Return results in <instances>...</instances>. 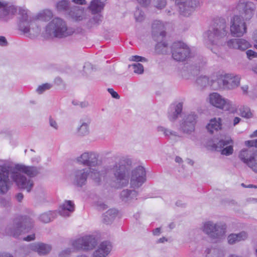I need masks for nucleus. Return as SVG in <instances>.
<instances>
[{
	"label": "nucleus",
	"mask_w": 257,
	"mask_h": 257,
	"mask_svg": "<svg viewBox=\"0 0 257 257\" xmlns=\"http://www.w3.org/2000/svg\"><path fill=\"white\" fill-rule=\"evenodd\" d=\"M8 44L6 38L4 36H0V46H7Z\"/></svg>",
	"instance_id": "obj_61"
},
{
	"label": "nucleus",
	"mask_w": 257,
	"mask_h": 257,
	"mask_svg": "<svg viewBox=\"0 0 257 257\" xmlns=\"http://www.w3.org/2000/svg\"><path fill=\"white\" fill-rule=\"evenodd\" d=\"M97 244V239L93 235H91L80 237L74 241L72 243V245L75 248L83 250H92Z\"/></svg>",
	"instance_id": "obj_12"
},
{
	"label": "nucleus",
	"mask_w": 257,
	"mask_h": 257,
	"mask_svg": "<svg viewBox=\"0 0 257 257\" xmlns=\"http://www.w3.org/2000/svg\"><path fill=\"white\" fill-rule=\"evenodd\" d=\"M102 17L100 15H96L91 19V22L94 24H98L102 21Z\"/></svg>",
	"instance_id": "obj_55"
},
{
	"label": "nucleus",
	"mask_w": 257,
	"mask_h": 257,
	"mask_svg": "<svg viewBox=\"0 0 257 257\" xmlns=\"http://www.w3.org/2000/svg\"><path fill=\"white\" fill-rule=\"evenodd\" d=\"M158 43L155 46V51L158 54H166L167 52L168 44L163 40L157 42Z\"/></svg>",
	"instance_id": "obj_35"
},
{
	"label": "nucleus",
	"mask_w": 257,
	"mask_h": 257,
	"mask_svg": "<svg viewBox=\"0 0 257 257\" xmlns=\"http://www.w3.org/2000/svg\"><path fill=\"white\" fill-rule=\"evenodd\" d=\"M90 123V119L88 117H84L80 120V125L77 128L78 135L85 136L89 133V125Z\"/></svg>",
	"instance_id": "obj_26"
},
{
	"label": "nucleus",
	"mask_w": 257,
	"mask_h": 257,
	"mask_svg": "<svg viewBox=\"0 0 257 257\" xmlns=\"http://www.w3.org/2000/svg\"><path fill=\"white\" fill-rule=\"evenodd\" d=\"M227 33V25L223 19L215 21L209 29L204 33V39L207 45H218Z\"/></svg>",
	"instance_id": "obj_3"
},
{
	"label": "nucleus",
	"mask_w": 257,
	"mask_h": 257,
	"mask_svg": "<svg viewBox=\"0 0 257 257\" xmlns=\"http://www.w3.org/2000/svg\"><path fill=\"white\" fill-rule=\"evenodd\" d=\"M69 2L63 0L59 2L57 4V8L59 11L67 10L69 8Z\"/></svg>",
	"instance_id": "obj_44"
},
{
	"label": "nucleus",
	"mask_w": 257,
	"mask_h": 257,
	"mask_svg": "<svg viewBox=\"0 0 257 257\" xmlns=\"http://www.w3.org/2000/svg\"><path fill=\"white\" fill-rule=\"evenodd\" d=\"M90 169V174L91 178L96 183H99L101 177L105 174V171H103L102 168L97 169L89 168Z\"/></svg>",
	"instance_id": "obj_31"
},
{
	"label": "nucleus",
	"mask_w": 257,
	"mask_h": 257,
	"mask_svg": "<svg viewBox=\"0 0 257 257\" xmlns=\"http://www.w3.org/2000/svg\"><path fill=\"white\" fill-rule=\"evenodd\" d=\"M71 252L70 248H66L60 252L58 257H69Z\"/></svg>",
	"instance_id": "obj_54"
},
{
	"label": "nucleus",
	"mask_w": 257,
	"mask_h": 257,
	"mask_svg": "<svg viewBox=\"0 0 257 257\" xmlns=\"http://www.w3.org/2000/svg\"><path fill=\"white\" fill-rule=\"evenodd\" d=\"M154 27H156L157 32L166 34L164 24L160 21H155L152 24V31L154 30Z\"/></svg>",
	"instance_id": "obj_40"
},
{
	"label": "nucleus",
	"mask_w": 257,
	"mask_h": 257,
	"mask_svg": "<svg viewBox=\"0 0 257 257\" xmlns=\"http://www.w3.org/2000/svg\"><path fill=\"white\" fill-rule=\"evenodd\" d=\"M117 211L114 209H111L107 211L103 216V221L106 224L112 222L117 215Z\"/></svg>",
	"instance_id": "obj_32"
},
{
	"label": "nucleus",
	"mask_w": 257,
	"mask_h": 257,
	"mask_svg": "<svg viewBox=\"0 0 257 257\" xmlns=\"http://www.w3.org/2000/svg\"><path fill=\"white\" fill-rule=\"evenodd\" d=\"M108 91L109 92V93L111 94V95L113 98H116V99L119 98V95L118 94V93L114 91L112 88H108Z\"/></svg>",
	"instance_id": "obj_60"
},
{
	"label": "nucleus",
	"mask_w": 257,
	"mask_h": 257,
	"mask_svg": "<svg viewBox=\"0 0 257 257\" xmlns=\"http://www.w3.org/2000/svg\"><path fill=\"white\" fill-rule=\"evenodd\" d=\"M257 151L253 148L242 150L239 154V159L249 168L252 164L254 157L256 155Z\"/></svg>",
	"instance_id": "obj_19"
},
{
	"label": "nucleus",
	"mask_w": 257,
	"mask_h": 257,
	"mask_svg": "<svg viewBox=\"0 0 257 257\" xmlns=\"http://www.w3.org/2000/svg\"><path fill=\"white\" fill-rule=\"evenodd\" d=\"M135 18L136 20L138 22H142L145 19L144 13L142 10L138 9L135 12L134 14Z\"/></svg>",
	"instance_id": "obj_45"
},
{
	"label": "nucleus",
	"mask_w": 257,
	"mask_h": 257,
	"mask_svg": "<svg viewBox=\"0 0 257 257\" xmlns=\"http://www.w3.org/2000/svg\"><path fill=\"white\" fill-rule=\"evenodd\" d=\"M182 108L183 104L181 102L171 106L168 114L169 120L172 121L175 120L178 117V115L181 114Z\"/></svg>",
	"instance_id": "obj_28"
},
{
	"label": "nucleus",
	"mask_w": 257,
	"mask_h": 257,
	"mask_svg": "<svg viewBox=\"0 0 257 257\" xmlns=\"http://www.w3.org/2000/svg\"><path fill=\"white\" fill-rule=\"evenodd\" d=\"M211 86L214 89H233L238 86L240 82L238 76L226 74L220 76L215 80L211 81Z\"/></svg>",
	"instance_id": "obj_7"
},
{
	"label": "nucleus",
	"mask_w": 257,
	"mask_h": 257,
	"mask_svg": "<svg viewBox=\"0 0 257 257\" xmlns=\"http://www.w3.org/2000/svg\"><path fill=\"white\" fill-rule=\"evenodd\" d=\"M206 257H222V252L217 248H207L206 250Z\"/></svg>",
	"instance_id": "obj_37"
},
{
	"label": "nucleus",
	"mask_w": 257,
	"mask_h": 257,
	"mask_svg": "<svg viewBox=\"0 0 257 257\" xmlns=\"http://www.w3.org/2000/svg\"><path fill=\"white\" fill-rule=\"evenodd\" d=\"M154 6L158 9L164 8L167 4L166 0H154Z\"/></svg>",
	"instance_id": "obj_47"
},
{
	"label": "nucleus",
	"mask_w": 257,
	"mask_h": 257,
	"mask_svg": "<svg viewBox=\"0 0 257 257\" xmlns=\"http://www.w3.org/2000/svg\"><path fill=\"white\" fill-rule=\"evenodd\" d=\"M227 45L230 48L238 49L241 51L247 49L249 43L242 39H233L227 42Z\"/></svg>",
	"instance_id": "obj_23"
},
{
	"label": "nucleus",
	"mask_w": 257,
	"mask_h": 257,
	"mask_svg": "<svg viewBox=\"0 0 257 257\" xmlns=\"http://www.w3.org/2000/svg\"><path fill=\"white\" fill-rule=\"evenodd\" d=\"M158 131L159 132H163L164 134L166 136H177V133L175 132L172 131L166 128L163 126H159L158 127Z\"/></svg>",
	"instance_id": "obj_43"
},
{
	"label": "nucleus",
	"mask_w": 257,
	"mask_h": 257,
	"mask_svg": "<svg viewBox=\"0 0 257 257\" xmlns=\"http://www.w3.org/2000/svg\"><path fill=\"white\" fill-rule=\"evenodd\" d=\"M35 238V234H32L28 235L26 237L24 238V240L27 241H30L34 240Z\"/></svg>",
	"instance_id": "obj_64"
},
{
	"label": "nucleus",
	"mask_w": 257,
	"mask_h": 257,
	"mask_svg": "<svg viewBox=\"0 0 257 257\" xmlns=\"http://www.w3.org/2000/svg\"><path fill=\"white\" fill-rule=\"evenodd\" d=\"M0 203L3 206L6 207H9L11 205V202L10 200L6 198H2L0 200Z\"/></svg>",
	"instance_id": "obj_57"
},
{
	"label": "nucleus",
	"mask_w": 257,
	"mask_h": 257,
	"mask_svg": "<svg viewBox=\"0 0 257 257\" xmlns=\"http://www.w3.org/2000/svg\"><path fill=\"white\" fill-rule=\"evenodd\" d=\"M248 236V233L244 231L237 233H231L227 236V241L229 244L233 245L245 241Z\"/></svg>",
	"instance_id": "obj_24"
},
{
	"label": "nucleus",
	"mask_w": 257,
	"mask_h": 257,
	"mask_svg": "<svg viewBox=\"0 0 257 257\" xmlns=\"http://www.w3.org/2000/svg\"><path fill=\"white\" fill-rule=\"evenodd\" d=\"M74 210V204L70 200L65 201L60 207L59 214L64 217L69 216Z\"/></svg>",
	"instance_id": "obj_27"
},
{
	"label": "nucleus",
	"mask_w": 257,
	"mask_h": 257,
	"mask_svg": "<svg viewBox=\"0 0 257 257\" xmlns=\"http://www.w3.org/2000/svg\"><path fill=\"white\" fill-rule=\"evenodd\" d=\"M244 20L239 16H234L231 20L230 32L234 37H241L246 32Z\"/></svg>",
	"instance_id": "obj_15"
},
{
	"label": "nucleus",
	"mask_w": 257,
	"mask_h": 257,
	"mask_svg": "<svg viewBox=\"0 0 257 257\" xmlns=\"http://www.w3.org/2000/svg\"><path fill=\"white\" fill-rule=\"evenodd\" d=\"M52 87V85L50 83H45L39 86L37 89V91L39 94L43 93L45 91L50 89Z\"/></svg>",
	"instance_id": "obj_46"
},
{
	"label": "nucleus",
	"mask_w": 257,
	"mask_h": 257,
	"mask_svg": "<svg viewBox=\"0 0 257 257\" xmlns=\"http://www.w3.org/2000/svg\"><path fill=\"white\" fill-rule=\"evenodd\" d=\"M105 0H92L91 2L89 8L93 14L100 12L103 9Z\"/></svg>",
	"instance_id": "obj_29"
},
{
	"label": "nucleus",
	"mask_w": 257,
	"mask_h": 257,
	"mask_svg": "<svg viewBox=\"0 0 257 257\" xmlns=\"http://www.w3.org/2000/svg\"><path fill=\"white\" fill-rule=\"evenodd\" d=\"M130 60L132 61H136V62H147V59L143 57L135 55V56H132L130 58Z\"/></svg>",
	"instance_id": "obj_52"
},
{
	"label": "nucleus",
	"mask_w": 257,
	"mask_h": 257,
	"mask_svg": "<svg viewBox=\"0 0 257 257\" xmlns=\"http://www.w3.org/2000/svg\"><path fill=\"white\" fill-rule=\"evenodd\" d=\"M111 244L110 242L105 241L102 242L96 250L93 253V257H106L111 250Z\"/></svg>",
	"instance_id": "obj_21"
},
{
	"label": "nucleus",
	"mask_w": 257,
	"mask_h": 257,
	"mask_svg": "<svg viewBox=\"0 0 257 257\" xmlns=\"http://www.w3.org/2000/svg\"><path fill=\"white\" fill-rule=\"evenodd\" d=\"M32 227L33 221L29 217L20 216L8 225L6 232L9 235L18 237L21 233L28 232Z\"/></svg>",
	"instance_id": "obj_6"
},
{
	"label": "nucleus",
	"mask_w": 257,
	"mask_h": 257,
	"mask_svg": "<svg viewBox=\"0 0 257 257\" xmlns=\"http://www.w3.org/2000/svg\"><path fill=\"white\" fill-rule=\"evenodd\" d=\"M82 11L76 7L71 10L69 12L70 16L76 21H80L82 19Z\"/></svg>",
	"instance_id": "obj_38"
},
{
	"label": "nucleus",
	"mask_w": 257,
	"mask_h": 257,
	"mask_svg": "<svg viewBox=\"0 0 257 257\" xmlns=\"http://www.w3.org/2000/svg\"><path fill=\"white\" fill-rule=\"evenodd\" d=\"M172 58L177 61H183L189 57L190 50L185 43L181 42L174 43L171 47Z\"/></svg>",
	"instance_id": "obj_9"
},
{
	"label": "nucleus",
	"mask_w": 257,
	"mask_h": 257,
	"mask_svg": "<svg viewBox=\"0 0 257 257\" xmlns=\"http://www.w3.org/2000/svg\"><path fill=\"white\" fill-rule=\"evenodd\" d=\"M196 82L198 87L201 89H203L210 85L209 78L206 76L201 75L198 77Z\"/></svg>",
	"instance_id": "obj_34"
},
{
	"label": "nucleus",
	"mask_w": 257,
	"mask_h": 257,
	"mask_svg": "<svg viewBox=\"0 0 257 257\" xmlns=\"http://www.w3.org/2000/svg\"><path fill=\"white\" fill-rule=\"evenodd\" d=\"M113 186L116 188L126 186L129 183L130 169L120 162L116 163L110 167Z\"/></svg>",
	"instance_id": "obj_4"
},
{
	"label": "nucleus",
	"mask_w": 257,
	"mask_h": 257,
	"mask_svg": "<svg viewBox=\"0 0 257 257\" xmlns=\"http://www.w3.org/2000/svg\"><path fill=\"white\" fill-rule=\"evenodd\" d=\"M209 102L213 106L225 111L229 110L233 107V103L230 100L216 92L209 95Z\"/></svg>",
	"instance_id": "obj_14"
},
{
	"label": "nucleus",
	"mask_w": 257,
	"mask_h": 257,
	"mask_svg": "<svg viewBox=\"0 0 257 257\" xmlns=\"http://www.w3.org/2000/svg\"><path fill=\"white\" fill-rule=\"evenodd\" d=\"M179 14L184 17L190 16L200 6L198 0H175Z\"/></svg>",
	"instance_id": "obj_11"
},
{
	"label": "nucleus",
	"mask_w": 257,
	"mask_h": 257,
	"mask_svg": "<svg viewBox=\"0 0 257 257\" xmlns=\"http://www.w3.org/2000/svg\"><path fill=\"white\" fill-rule=\"evenodd\" d=\"M221 128V119L220 118H214L210 120L209 123L206 126V128L212 134L214 131H218Z\"/></svg>",
	"instance_id": "obj_30"
},
{
	"label": "nucleus",
	"mask_w": 257,
	"mask_h": 257,
	"mask_svg": "<svg viewBox=\"0 0 257 257\" xmlns=\"http://www.w3.org/2000/svg\"><path fill=\"white\" fill-rule=\"evenodd\" d=\"M98 154L94 152H86L78 157L76 160L79 164L91 168L98 165Z\"/></svg>",
	"instance_id": "obj_16"
},
{
	"label": "nucleus",
	"mask_w": 257,
	"mask_h": 257,
	"mask_svg": "<svg viewBox=\"0 0 257 257\" xmlns=\"http://www.w3.org/2000/svg\"><path fill=\"white\" fill-rule=\"evenodd\" d=\"M138 195V193L135 190L124 189L121 192L120 197L122 201L130 203L137 199Z\"/></svg>",
	"instance_id": "obj_25"
},
{
	"label": "nucleus",
	"mask_w": 257,
	"mask_h": 257,
	"mask_svg": "<svg viewBox=\"0 0 257 257\" xmlns=\"http://www.w3.org/2000/svg\"><path fill=\"white\" fill-rule=\"evenodd\" d=\"M40 167L0 161V194H5L13 182L20 189L30 192L34 185L31 178L40 173Z\"/></svg>",
	"instance_id": "obj_1"
},
{
	"label": "nucleus",
	"mask_w": 257,
	"mask_h": 257,
	"mask_svg": "<svg viewBox=\"0 0 257 257\" xmlns=\"http://www.w3.org/2000/svg\"><path fill=\"white\" fill-rule=\"evenodd\" d=\"M49 124L51 127H53L55 130L58 129V126L57 123L51 116L49 117Z\"/></svg>",
	"instance_id": "obj_59"
},
{
	"label": "nucleus",
	"mask_w": 257,
	"mask_h": 257,
	"mask_svg": "<svg viewBox=\"0 0 257 257\" xmlns=\"http://www.w3.org/2000/svg\"><path fill=\"white\" fill-rule=\"evenodd\" d=\"M197 118V116L194 113L191 112L189 114L186 118L184 119L183 122H187L189 123H191L190 125H189V129L186 130L184 128V131L187 132L188 131H194L195 130V125L196 122V119Z\"/></svg>",
	"instance_id": "obj_33"
},
{
	"label": "nucleus",
	"mask_w": 257,
	"mask_h": 257,
	"mask_svg": "<svg viewBox=\"0 0 257 257\" xmlns=\"http://www.w3.org/2000/svg\"><path fill=\"white\" fill-rule=\"evenodd\" d=\"M93 70V67L91 64L90 63L87 62L85 63L83 66V71L86 74L90 73Z\"/></svg>",
	"instance_id": "obj_50"
},
{
	"label": "nucleus",
	"mask_w": 257,
	"mask_h": 257,
	"mask_svg": "<svg viewBox=\"0 0 257 257\" xmlns=\"http://www.w3.org/2000/svg\"><path fill=\"white\" fill-rule=\"evenodd\" d=\"M245 145L249 147L257 148V139L246 141Z\"/></svg>",
	"instance_id": "obj_58"
},
{
	"label": "nucleus",
	"mask_w": 257,
	"mask_h": 257,
	"mask_svg": "<svg viewBox=\"0 0 257 257\" xmlns=\"http://www.w3.org/2000/svg\"><path fill=\"white\" fill-rule=\"evenodd\" d=\"M141 5L144 6H147L151 3V0H137Z\"/></svg>",
	"instance_id": "obj_63"
},
{
	"label": "nucleus",
	"mask_w": 257,
	"mask_h": 257,
	"mask_svg": "<svg viewBox=\"0 0 257 257\" xmlns=\"http://www.w3.org/2000/svg\"><path fill=\"white\" fill-rule=\"evenodd\" d=\"M17 9L13 6H8L6 3L0 1V20L7 21L10 16L14 15Z\"/></svg>",
	"instance_id": "obj_18"
},
{
	"label": "nucleus",
	"mask_w": 257,
	"mask_h": 257,
	"mask_svg": "<svg viewBox=\"0 0 257 257\" xmlns=\"http://www.w3.org/2000/svg\"><path fill=\"white\" fill-rule=\"evenodd\" d=\"M236 9L241 16V18L247 21L252 18L256 6L252 2L240 0L237 5Z\"/></svg>",
	"instance_id": "obj_10"
},
{
	"label": "nucleus",
	"mask_w": 257,
	"mask_h": 257,
	"mask_svg": "<svg viewBox=\"0 0 257 257\" xmlns=\"http://www.w3.org/2000/svg\"><path fill=\"white\" fill-rule=\"evenodd\" d=\"M247 57L249 59L251 60L254 58H257V52L252 50H248L246 52Z\"/></svg>",
	"instance_id": "obj_53"
},
{
	"label": "nucleus",
	"mask_w": 257,
	"mask_h": 257,
	"mask_svg": "<svg viewBox=\"0 0 257 257\" xmlns=\"http://www.w3.org/2000/svg\"><path fill=\"white\" fill-rule=\"evenodd\" d=\"M30 247L31 250L37 252L40 255L48 254L52 248L51 245L41 242L32 243Z\"/></svg>",
	"instance_id": "obj_20"
},
{
	"label": "nucleus",
	"mask_w": 257,
	"mask_h": 257,
	"mask_svg": "<svg viewBox=\"0 0 257 257\" xmlns=\"http://www.w3.org/2000/svg\"><path fill=\"white\" fill-rule=\"evenodd\" d=\"M55 215L56 213L55 212H49L42 214L39 218L42 222L48 223L54 218Z\"/></svg>",
	"instance_id": "obj_36"
},
{
	"label": "nucleus",
	"mask_w": 257,
	"mask_h": 257,
	"mask_svg": "<svg viewBox=\"0 0 257 257\" xmlns=\"http://www.w3.org/2000/svg\"><path fill=\"white\" fill-rule=\"evenodd\" d=\"M146 181L145 169L139 166L132 171L130 179L131 187L133 189L140 188Z\"/></svg>",
	"instance_id": "obj_13"
},
{
	"label": "nucleus",
	"mask_w": 257,
	"mask_h": 257,
	"mask_svg": "<svg viewBox=\"0 0 257 257\" xmlns=\"http://www.w3.org/2000/svg\"><path fill=\"white\" fill-rule=\"evenodd\" d=\"M19 15V30L30 38H34L38 36L40 33V28L36 23V19L31 16L29 11L20 8Z\"/></svg>",
	"instance_id": "obj_2"
},
{
	"label": "nucleus",
	"mask_w": 257,
	"mask_h": 257,
	"mask_svg": "<svg viewBox=\"0 0 257 257\" xmlns=\"http://www.w3.org/2000/svg\"><path fill=\"white\" fill-rule=\"evenodd\" d=\"M45 31L50 36L62 38L71 35L74 30L71 28L68 27L66 22L62 19L56 18L47 25Z\"/></svg>",
	"instance_id": "obj_5"
},
{
	"label": "nucleus",
	"mask_w": 257,
	"mask_h": 257,
	"mask_svg": "<svg viewBox=\"0 0 257 257\" xmlns=\"http://www.w3.org/2000/svg\"><path fill=\"white\" fill-rule=\"evenodd\" d=\"M250 168L255 172L257 173V153L255 157H254V159L253 161H252V164H250Z\"/></svg>",
	"instance_id": "obj_56"
},
{
	"label": "nucleus",
	"mask_w": 257,
	"mask_h": 257,
	"mask_svg": "<svg viewBox=\"0 0 257 257\" xmlns=\"http://www.w3.org/2000/svg\"><path fill=\"white\" fill-rule=\"evenodd\" d=\"M90 171L88 168L74 171L72 174L73 183L78 187H82L85 185Z\"/></svg>",
	"instance_id": "obj_17"
},
{
	"label": "nucleus",
	"mask_w": 257,
	"mask_h": 257,
	"mask_svg": "<svg viewBox=\"0 0 257 257\" xmlns=\"http://www.w3.org/2000/svg\"><path fill=\"white\" fill-rule=\"evenodd\" d=\"M218 142H222L224 144L223 146L221 145L220 146L222 149L223 148H225L226 146H228L230 145V144H233V141L230 138H225V139H221Z\"/></svg>",
	"instance_id": "obj_51"
},
{
	"label": "nucleus",
	"mask_w": 257,
	"mask_h": 257,
	"mask_svg": "<svg viewBox=\"0 0 257 257\" xmlns=\"http://www.w3.org/2000/svg\"><path fill=\"white\" fill-rule=\"evenodd\" d=\"M190 124H191V123H189L185 122H183L181 125V129L182 131L184 133H186L187 134H190L191 133L193 132L194 131H188L187 132L184 131V128L187 130H189V125H190Z\"/></svg>",
	"instance_id": "obj_49"
},
{
	"label": "nucleus",
	"mask_w": 257,
	"mask_h": 257,
	"mask_svg": "<svg viewBox=\"0 0 257 257\" xmlns=\"http://www.w3.org/2000/svg\"><path fill=\"white\" fill-rule=\"evenodd\" d=\"M152 36L154 41L156 42L162 41L164 40L166 34H162L157 32L156 27H154V30L152 31Z\"/></svg>",
	"instance_id": "obj_41"
},
{
	"label": "nucleus",
	"mask_w": 257,
	"mask_h": 257,
	"mask_svg": "<svg viewBox=\"0 0 257 257\" xmlns=\"http://www.w3.org/2000/svg\"><path fill=\"white\" fill-rule=\"evenodd\" d=\"M203 231L212 238L220 239L225 233L226 225L221 223H214L209 221L204 224Z\"/></svg>",
	"instance_id": "obj_8"
},
{
	"label": "nucleus",
	"mask_w": 257,
	"mask_h": 257,
	"mask_svg": "<svg viewBox=\"0 0 257 257\" xmlns=\"http://www.w3.org/2000/svg\"><path fill=\"white\" fill-rule=\"evenodd\" d=\"M206 63V59L202 57H199L196 60L195 65L198 68L203 67Z\"/></svg>",
	"instance_id": "obj_48"
},
{
	"label": "nucleus",
	"mask_w": 257,
	"mask_h": 257,
	"mask_svg": "<svg viewBox=\"0 0 257 257\" xmlns=\"http://www.w3.org/2000/svg\"><path fill=\"white\" fill-rule=\"evenodd\" d=\"M223 143L222 142H218L217 143H213L211 145L210 143L208 144V146L210 147V149L213 151L220 152L221 154L225 156H229L233 154V144H230L228 146H226L225 148H222L220 147L222 145L223 146Z\"/></svg>",
	"instance_id": "obj_22"
},
{
	"label": "nucleus",
	"mask_w": 257,
	"mask_h": 257,
	"mask_svg": "<svg viewBox=\"0 0 257 257\" xmlns=\"http://www.w3.org/2000/svg\"><path fill=\"white\" fill-rule=\"evenodd\" d=\"M240 115L246 118H249L252 117V114L250 108L247 106H243L239 108Z\"/></svg>",
	"instance_id": "obj_39"
},
{
	"label": "nucleus",
	"mask_w": 257,
	"mask_h": 257,
	"mask_svg": "<svg viewBox=\"0 0 257 257\" xmlns=\"http://www.w3.org/2000/svg\"><path fill=\"white\" fill-rule=\"evenodd\" d=\"M15 198L19 202H21L23 200L24 195L22 193H18L15 195Z\"/></svg>",
	"instance_id": "obj_62"
},
{
	"label": "nucleus",
	"mask_w": 257,
	"mask_h": 257,
	"mask_svg": "<svg viewBox=\"0 0 257 257\" xmlns=\"http://www.w3.org/2000/svg\"><path fill=\"white\" fill-rule=\"evenodd\" d=\"M129 67H132L134 72L138 74H142L144 71L143 65L139 63H134L131 65H129Z\"/></svg>",
	"instance_id": "obj_42"
}]
</instances>
